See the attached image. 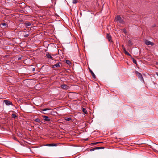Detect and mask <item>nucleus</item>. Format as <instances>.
Masks as SVG:
<instances>
[{
	"instance_id": "nucleus-22",
	"label": "nucleus",
	"mask_w": 158,
	"mask_h": 158,
	"mask_svg": "<svg viewBox=\"0 0 158 158\" xmlns=\"http://www.w3.org/2000/svg\"><path fill=\"white\" fill-rule=\"evenodd\" d=\"M65 120L66 121H69L71 120V118H66Z\"/></svg>"
},
{
	"instance_id": "nucleus-14",
	"label": "nucleus",
	"mask_w": 158,
	"mask_h": 158,
	"mask_svg": "<svg viewBox=\"0 0 158 158\" xmlns=\"http://www.w3.org/2000/svg\"><path fill=\"white\" fill-rule=\"evenodd\" d=\"M4 58H7V59H11V58L9 55H5L4 56H3Z\"/></svg>"
},
{
	"instance_id": "nucleus-3",
	"label": "nucleus",
	"mask_w": 158,
	"mask_h": 158,
	"mask_svg": "<svg viewBox=\"0 0 158 158\" xmlns=\"http://www.w3.org/2000/svg\"><path fill=\"white\" fill-rule=\"evenodd\" d=\"M135 73L137 75L139 78V79L141 80H142V81H144V79L143 78V77H142V74L140 73H139L138 71H136Z\"/></svg>"
},
{
	"instance_id": "nucleus-23",
	"label": "nucleus",
	"mask_w": 158,
	"mask_h": 158,
	"mask_svg": "<svg viewBox=\"0 0 158 158\" xmlns=\"http://www.w3.org/2000/svg\"><path fill=\"white\" fill-rule=\"evenodd\" d=\"M128 44L129 46H131V45H132V42L130 40H129Z\"/></svg>"
},
{
	"instance_id": "nucleus-31",
	"label": "nucleus",
	"mask_w": 158,
	"mask_h": 158,
	"mask_svg": "<svg viewBox=\"0 0 158 158\" xmlns=\"http://www.w3.org/2000/svg\"><path fill=\"white\" fill-rule=\"evenodd\" d=\"M55 66H54V65H52L51 67L52 68H55Z\"/></svg>"
},
{
	"instance_id": "nucleus-5",
	"label": "nucleus",
	"mask_w": 158,
	"mask_h": 158,
	"mask_svg": "<svg viewBox=\"0 0 158 158\" xmlns=\"http://www.w3.org/2000/svg\"><path fill=\"white\" fill-rule=\"evenodd\" d=\"M145 44L148 45H151V46H153L154 45V43L153 42H152L151 41L146 40L145 41Z\"/></svg>"
},
{
	"instance_id": "nucleus-2",
	"label": "nucleus",
	"mask_w": 158,
	"mask_h": 158,
	"mask_svg": "<svg viewBox=\"0 0 158 158\" xmlns=\"http://www.w3.org/2000/svg\"><path fill=\"white\" fill-rule=\"evenodd\" d=\"M115 19L117 21H118L119 23H121L123 24L124 23V21L121 18V17L119 16H118L115 18Z\"/></svg>"
},
{
	"instance_id": "nucleus-20",
	"label": "nucleus",
	"mask_w": 158,
	"mask_h": 158,
	"mask_svg": "<svg viewBox=\"0 0 158 158\" xmlns=\"http://www.w3.org/2000/svg\"><path fill=\"white\" fill-rule=\"evenodd\" d=\"M12 117L14 119H15L17 117V116L15 114H12Z\"/></svg>"
},
{
	"instance_id": "nucleus-36",
	"label": "nucleus",
	"mask_w": 158,
	"mask_h": 158,
	"mask_svg": "<svg viewBox=\"0 0 158 158\" xmlns=\"http://www.w3.org/2000/svg\"><path fill=\"white\" fill-rule=\"evenodd\" d=\"M99 142V143H103V142Z\"/></svg>"
},
{
	"instance_id": "nucleus-26",
	"label": "nucleus",
	"mask_w": 158,
	"mask_h": 158,
	"mask_svg": "<svg viewBox=\"0 0 158 158\" xmlns=\"http://www.w3.org/2000/svg\"><path fill=\"white\" fill-rule=\"evenodd\" d=\"M99 142H95V143H91V144L93 145H96L98 143H99Z\"/></svg>"
},
{
	"instance_id": "nucleus-10",
	"label": "nucleus",
	"mask_w": 158,
	"mask_h": 158,
	"mask_svg": "<svg viewBox=\"0 0 158 158\" xmlns=\"http://www.w3.org/2000/svg\"><path fill=\"white\" fill-rule=\"evenodd\" d=\"M43 118H44V120L46 121H49L50 119L48 117L46 116H43Z\"/></svg>"
},
{
	"instance_id": "nucleus-17",
	"label": "nucleus",
	"mask_w": 158,
	"mask_h": 158,
	"mask_svg": "<svg viewBox=\"0 0 158 158\" xmlns=\"http://www.w3.org/2000/svg\"><path fill=\"white\" fill-rule=\"evenodd\" d=\"M105 148L104 147H95V150L103 149Z\"/></svg>"
},
{
	"instance_id": "nucleus-8",
	"label": "nucleus",
	"mask_w": 158,
	"mask_h": 158,
	"mask_svg": "<svg viewBox=\"0 0 158 158\" xmlns=\"http://www.w3.org/2000/svg\"><path fill=\"white\" fill-rule=\"evenodd\" d=\"M89 70L92 76V77L94 79H95L96 78V76L94 73L90 69H89Z\"/></svg>"
},
{
	"instance_id": "nucleus-16",
	"label": "nucleus",
	"mask_w": 158,
	"mask_h": 158,
	"mask_svg": "<svg viewBox=\"0 0 158 158\" xmlns=\"http://www.w3.org/2000/svg\"><path fill=\"white\" fill-rule=\"evenodd\" d=\"M82 111L85 114H87V110L85 108H83V109H82Z\"/></svg>"
},
{
	"instance_id": "nucleus-24",
	"label": "nucleus",
	"mask_w": 158,
	"mask_h": 158,
	"mask_svg": "<svg viewBox=\"0 0 158 158\" xmlns=\"http://www.w3.org/2000/svg\"><path fill=\"white\" fill-rule=\"evenodd\" d=\"M34 120L36 122H40V119L38 118H36L35 119H34Z\"/></svg>"
},
{
	"instance_id": "nucleus-6",
	"label": "nucleus",
	"mask_w": 158,
	"mask_h": 158,
	"mask_svg": "<svg viewBox=\"0 0 158 158\" xmlns=\"http://www.w3.org/2000/svg\"><path fill=\"white\" fill-rule=\"evenodd\" d=\"M106 37L107 38V39L108 40V41L110 42H111L112 41V38H111V37L110 35L109 34H106Z\"/></svg>"
},
{
	"instance_id": "nucleus-19",
	"label": "nucleus",
	"mask_w": 158,
	"mask_h": 158,
	"mask_svg": "<svg viewBox=\"0 0 158 158\" xmlns=\"http://www.w3.org/2000/svg\"><path fill=\"white\" fill-rule=\"evenodd\" d=\"M51 110V109H49V108H45V109H42V111H46L47 110Z\"/></svg>"
},
{
	"instance_id": "nucleus-30",
	"label": "nucleus",
	"mask_w": 158,
	"mask_h": 158,
	"mask_svg": "<svg viewBox=\"0 0 158 158\" xmlns=\"http://www.w3.org/2000/svg\"><path fill=\"white\" fill-rule=\"evenodd\" d=\"M123 31L124 33H126V30L125 29H123Z\"/></svg>"
},
{
	"instance_id": "nucleus-25",
	"label": "nucleus",
	"mask_w": 158,
	"mask_h": 158,
	"mask_svg": "<svg viewBox=\"0 0 158 158\" xmlns=\"http://www.w3.org/2000/svg\"><path fill=\"white\" fill-rule=\"evenodd\" d=\"M77 0H73V4H76L77 3Z\"/></svg>"
},
{
	"instance_id": "nucleus-29",
	"label": "nucleus",
	"mask_w": 158,
	"mask_h": 158,
	"mask_svg": "<svg viewBox=\"0 0 158 158\" xmlns=\"http://www.w3.org/2000/svg\"><path fill=\"white\" fill-rule=\"evenodd\" d=\"M29 35V34H26L24 36V37H28Z\"/></svg>"
},
{
	"instance_id": "nucleus-18",
	"label": "nucleus",
	"mask_w": 158,
	"mask_h": 158,
	"mask_svg": "<svg viewBox=\"0 0 158 158\" xmlns=\"http://www.w3.org/2000/svg\"><path fill=\"white\" fill-rule=\"evenodd\" d=\"M2 25L3 26V27L5 28L7 27V25L5 23H2Z\"/></svg>"
},
{
	"instance_id": "nucleus-7",
	"label": "nucleus",
	"mask_w": 158,
	"mask_h": 158,
	"mask_svg": "<svg viewBox=\"0 0 158 158\" xmlns=\"http://www.w3.org/2000/svg\"><path fill=\"white\" fill-rule=\"evenodd\" d=\"M61 87L63 89L66 90L68 89V86L66 84H63L61 85Z\"/></svg>"
},
{
	"instance_id": "nucleus-13",
	"label": "nucleus",
	"mask_w": 158,
	"mask_h": 158,
	"mask_svg": "<svg viewBox=\"0 0 158 158\" xmlns=\"http://www.w3.org/2000/svg\"><path fill=\"white\" fill-rule=\"evenodd\" d=\"M25 26L28 27L31 25V23L30 22H27L24 23Z\"/></svg>"
},
{
	"instance_id": "nucleus-21",
	"label": "nucleus",
	"mask_w": 158,
	"mask_h": 158,
	"mask_svg": "<svg viewBox=\"0 0 158 158\" xmlns=\"http://www.w3.org/2000/svg\"><path fill=\"white\" fill-rule=\"evenodd\" d=\"M60 62L58 63H56V64H55L54 65V66H55V67H60Z\"/></svg>"
},
{
	"instance_id": "nucleus-28",
	"label": "nucleus",
	"mask_w": 158,
	"mask_h": 158,
	"mask_svg": "<svg viewBox=\"0 0 158 158\" xmlns=\"http://www.w3.org/2000/svg\"><path fill=\"white\" fill-rule=\"evenodd\" d=\"M95 150V148H92V149H90V151H94Z\"/></svg>"
},
{
	"instance_id": "nucleus-4",
	"label": "nucleus",
	"mask_w": 158,
	"mask_h": 158,
	"mask_svg": "<svg viewBox=\"0 0 158 158\" xmlns=\"http://www.w3.org/2000/svg\"><path fill=\"white\" fill-rule=\"evenodd\" d=\"M3 102H4L5 104L7 105H11L12 106H13L12 102L9 100H5L3 101Z\"/></svg>"
},
{
	"instance_id": "nucleus-33",
	"label": "nucleus",
	"mask_w": 158,
	"mask_h": 158,
	"mask_svg": "<svg viewBox=\"0 0 158 158\" xmlns=\"http://www.w3.org/2000/svg\"><path fill=\"white\" fill-rule=\"evenodd\" d=\"M21 135H22V134H21L20 133H19V136H20Z\"/></svg>"
},
{
	"instance_id": "nucleus-15",
	"label": "nucleus",
	"mask_w": 158,
	"mask_h": 158,
	"mask_svg": "<svg viewBox=\"0 0 158 158\" xmlns=\"http://www.w3.org/2000/svg\"><path fill=\"white\" fill-rule=\"evenodd\" d=\"M66 63L68 64L70 66L71 65V63L69 60H65Z\"/></svg>"
},
{
	"instance_id": "nucleus-37",
	"label": "nucleus",
	"mask_w": 158,
	"mask_h": 158,
	"mask_svg": "<svg viewBox=\"0 0 158 158\" xmlns=\"http://www.w3.org/2000/svg\"><path fill=\"white\" fill-rule=\"evenodd\" d=\"M43 113H44V114H46V113H45V111H44V112H43Z\"/></svg>"
},
{
	"instance_id": "nucleus-27",
	"label": "nucleus",
	"mask_w": 158,
	"mask_h": 158,
	"mask_svg": "<svg viewBox=\"0 0 158 158\" xmlns=\"http://www.w3.org/2000/svg\"><path fill=\"white\" fill-rule=\"evenodd\" d=\"M133 62L137 65L136 60H132Z\"/></svg>"
},
{
	"instance_id": "nucleus-9",
	"label": "nucleus",
	"mask_w": 158,
	"mask_h": 158,
	"mask_svg": "<svg viewBox=\"0 0 158 158\" xmlns=\"http://www.w3.org/2000/svg\"><path fill=\"white\" fill-rule=\"evenodd\" d=\"M29 60H24L23 62L25 64L28 65H31L32 64H30L28 61Z\"/></svg>"
},
{
	"instance_id": "nucleus-11",
	"label": "nucleus",
	"mask_w": 158,
	"mask_h": 158,
	"mask_svg": "<svg viewBox=\"0 0 158 158\" xmlns=\"http://www.w3.org/2000/svg\"><path fill=\"white\" fill-rule=\"evenodd\" d=\"M46 146H57V144L56 143H51L48 144Z\"/></svg>"
},
{
	"instance_id": "nucleus-38",
	"label": "nucleus",
	"mask_w": 158,
	"mask_h": 158,
	"mask_svg": "<svg viewBox=\"0 0 158 158\" xmlns=\"http://www.w3.org/2000/svg\"><path fill=\"white\" fill-rule=\"evenodd\" d=\"M14 139H15V140H16V138L15 137L14 138Z\"/></svg>"
},
{
	"instance_id": "nucleus-32",
	"label": "nucleus",
	"mask_w": 158,
	"mask_h": 158,
	"mask_svg": "<svg viewBox=\"0 0 158 158\" xmlns=\"http://www.w3.org/2000/svg\"><path fill=\"white\" fill-rule=\"evenodd\" d=\"M155 73L158 76V72H156Z\"/></svg>"
},
{
	"instance_id": "nucleus-34",
	"label": "nucleus",
	"mask_w": 158,
	"mask_h": 158,
	"mask_svg": "<svg viewBox=\"0 0 158 158\" xmlns=\"http://www.w3.org/2000/svg\"><path fill=\"white\" fill-rule=\"evenodd\" d=\"M21 57H19V58H18V60L21 59Z\"/></svg>"
},
{
	"instance_id": "nucleus-12",
	"label": "nucleus",
	"mask_w": 158,
	"mask_h": 158,
	"mask_svg": "<svg viewBox=\"0 0 158 158\" xmlns=\"http://www.w3.org/2000/svg\"><path fill=\"white\" fill-rule=\"evenodd\" d=\"M123 49L124 51V52L125 54L131 56L130 54L126 51L125 49L124 48H123Z\"/></svg>"
},
{
	"instance_id": "nucleus-1",
	"label": "nucleus",
	"mask_w": 158,
	"mask_h": 158,
	"mask_svg": "<svg viewBox=\"0 0 158 158\" xmlns=\"http://www.w3.org/2000/svg\"><path fill=\"white\" fill-rule=\"evenodd\" d=\"M46 56L48 59H55L58 57V54L57 53L53 54L51 53L47 52L46 54Z\"/></svg>"
},
{
	"instance_id": "nucleus-35",
	"label": "nucleus",
	"mask_w": 158,
	"mask_h": 158,
	"mask_svg": "<svg viewBox=\"0 0 158 158\" xmlns=\"http://www.w3.org/2000/svg\"><path fill=\"white\" fill-rule=\"evenodd\" d=\"M156 65H158V62H156Z\"/></svg>"
}]
</instances>
